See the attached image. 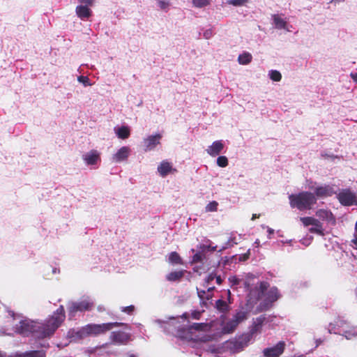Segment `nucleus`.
Returning a JSON list of instances; mask_svg holds the SVG:
<instances>
[{"mask_svg":"<svg viewBox=\"0 0 357 357\" xmlns=\"http://www.w3.org/2000/svg\"><path fill=\"white\" fill-rule=\"evenodd\" d=\"M217 165L220 167H225L228 165V159L226 156L221 155L217 158Z\"/></svg>","mask_w":357,"mask_h":357,"instance_id":"7c9ffc66","label":"nucleus"},{"mask_svg":"<svg viewBox=\"0 0 357 357\" xmlns=\"http://www.w3.org/2000/svg\"><path fill=\"white\" fill-rule=\"evenodd\" d=\"M215 279L216 280L217 284H222V278H221V277L220 275H218V276L215 275Z\"/></svg>","mask_w":357,"mask_h":357,"instance_id":"09e8293b","label":"nucleus"},{"mask_svg":"<svg viewBox=\"0 0 357 357\" xmlns=\"http://www.w3.org/2000/svg\"><path fill=\"white\" fill-rule=\"evenodd\" d=\"M355 230L357 232V220H356V225H355Z\"/></svg>","mask_w":357,"mask_h":357,"instance_id":"bf43d9fd","label":"nucleus"},{"mask_svg":"<svg viewBox=\"0 0 357 357\" xmlns=\"http://www.w3.org/2000/svg\"><path fill=\"white\" fill-rule=\"evenodd\" d=\"M78 81L84 84V86H90L91 84L89 82V79L86 76H79L78 77Z\"/></svg>","mask_w":357,"mask_h":357,"instance_id":"79ce46f5","label":"nucleus"},{"mask_svg":"<svg viewBox=\"0 0 357 357\" xmlns=\"http://www.w3.org/2000/svg\"><path fill=\"white\" fill-rule=\"evenodd\" d=\"M109 338L112 344L123 345L130 341V335L124 331H117L112 332Z\"/></svg>","mask_w":357,"mask_h":357,"instance_id":"9d476101","label":"nucleus"},{"mask_svg":"<svg viewBox=\"0 0 357 357\" xmlns=\"http://www.w3.org/2000/svg\"><path fill=\"white\" fill-rule=\"evenodd\" d=\"M229 281L231 287L239 284V283L241 282V280L236 276L229 277Z\"/></svg>","mask_w":357,"mask_h":357,"instance_id":"a19ab883","label":"nucleus"},{"mask_svg":"<svg viewBox=\"0 0 357 357\" xmlns=\"http://www.w3.org/2000/svg\"><path fill=\"white\" fill-rule=\"evenodd\" d=\"M195 7L202 8L210 4L211 0H192Z\"/></svg>","mask_w":357,"mask_h":357,"instance_id":"c85d7f7f","label":"nucleus"},{"mask_svg":"<svg viewBox=\"0 0 357 357\" xmlns=\"http://www.w3.org/2000/svg\"><path fill=\"white\" fill-rule=\"evenodd\" d=\"M116 135L119 138L125 139L129 137L130 135V131L128 127L127 126H121L119 128L116 132Z\"/></svg>","mask_w":357,"mask_h":357,"instance_id":"393cba45","label":"nucleus"},{"mask_svg":"<svg viewBox=\"0 0 357 357\" xmlns=\"http://www.w3.org/2000/svg\"><path fill=\"white\" fill-rule=\"evenodd\" d=\"M270 78L275 82H279L282 79L281 73L278 70H271L270 72Z\"/></svg>","mask_w":357,"mask_h":357,"instance_id":"2f4dec72","label":"nucleus"},{"mask_svg":"<svg viewBox=\"0 0 357 357\" xmlns=\"http://www.w3.org/2000/svg\"><path fill=\"white\" fill-rule=\"evenodd\" d=\"M0 357H4V354L0 351Z\"/></svg>","mask_w":357,"mask_h":357,"instance_id":"13d9d810","label":"nucleus"},{"mask_svg":"<svg viewBox=\"0 0 357 357\" xmlns=\"http://www.w3.org/2000/svg\"><path fill=\"white\" fill-rule=\"evenodd\" d=\"M246 2H248V0H231L229 1L230 4L235 6H241L244 5Z\"/></svg>","mask_w":357,"mask_h":357,"instance_id":"ea45409f","label":"nucleus"},{"mask_svg":"<svg viewBox=\"0 0 357 357\" xmlns=\"http://www.w3.org/2000/svg\"><path fill=\"white\" fill-rule=\"evenodd\" d=\"M356 296H357V287H356Z\"/></svg>","mask_w":357,"mask_h":357,"instance_id":"0e129e2a","label":"nucleus"},{"mask_svg":"<svg viewBox=\"0 0 357 357\" xmlns=\"http://www.w3.org/2000/svg\"><path fill=\"white\" fill-rule=\"evenodd\" d=\"M314 193L318 197H326L332 196L335 192L332 186L326 185L316 188Z\"/></svg>","mask_w":357,"mask_h":357,"instance_id":"f8f14e48","label":"nucleus"},{"mask_svg":"<svg viewBox=\"0 0 357 357\" xmlns=\"http://www.w3.org/2000/svg\"><path fill=\"white\" fill-rule=\"evenodd\" d=\"M309 231L310 233L317 234H319L320 236H324V229H323L322 227H311V228L309 229Z\"/></svg>","mask_w":357,"mask_h":357,"instance_id":"f704fd0d","label":"nucleus"},{"mask_svg":"<svg viewBox=\"0 0 357 357\" xmlns=\"http://www.w3.org/2000/svg\"><path fill=\"white\" fill-rule=\"evenodd\" d=\"M75 12L78 17L82 20L88 19L91 16L92 11L87 6L83 5L77 6L75 9Z\"/></svg>","mask_w":357,"mask_h":357,"instance_id":"a211bd4d","label":"nucleus"},{"mask_svg":"<svg viewBox=\"0 0 357 357\" xmlns=\"http://www.w3.org/2000/svg\"><path fill=\"white\" fill-rule=\"evenodd\" d=\"M352 243L355 245V248L357 249V236L352 240Z\"/></svg>","mask_w":357,"mask_h":357,"instance_id":"603ef678","label":"nucleus"},{"mask_svg":"<svg viewBox=\"0 0 357 357\" xmlns=\"http://www.w3.org/2000/svg\"><path fill=\"white\" fill-rule=\"evenodd\" d=\"M206 326V324L204 323H194L190 328L197 331H203Z\"/></svg>","mask_w":357,"mask_h":357,"instance_id":"473e14b6","label":"nucleus"},{"mask_svg":"<svg viewBox=\"0 0 357 357\" xmlns=\"http://www.w3.org/2000/svg\"><path fill=\"white\" fill-rule=\"evenodd\" d=\"M172 171L175 172L176 169H173L172 164L167 160L162 161L158 167V172L162 177H165Z\"/></svg>","mask_w":357,"mask_h":357,"instance_id":"dca6fc26","label":"nucleus"},{"mask_svg":"<svg viewBox=\"0 0 357 357\" xmlns=\"http://www.w3.org/2000/svg\"><path fill=\"white\" fill-rule=\"evenodd\" d=\"M344 333L347 339H351L357 335V328H354L351 330L345 331Z\"/></svg>","mask_w":357,"mask_h":357,"instance_id":"72a5a7b5","label":"nucleus"},{"mask_svg":"<svg viewBox=\"0 0 357 357\" xmlns=\"http://www.w3.org/2000/svg\"><path fill=\"white\" fill-rule=\"evenodd\" d=\"M290 206L302 211L310 210L317 203L314 194L303 191L298 194H291L289 196Z\"/></svg>","mask_w":357,"mask_h":357,"instance_id":"f03ea898","label":"nucleus"},{"mask_svg":"<svg viewBox=\"0 0 357 357\" xmlns=\"http://www.w3.org/2000/svg\"><path fill=\"white\" fill-rule=\"evenodd\" d=\"M351 77L353 79V80L357 83V73H351Z\"/></svg>","mask_w":357,"mask_h":357,"instance_id":"8fccbe9b","label":"nucleus"},{"mask_svg":"<svg viewBox=\"0 0 357 357\" xmlns=\"http://www.w3.org/2000/svg\"><path fill=\"white\" fill-rule=\"evenodd\" d=\"M158 6L162 10H167L169 6V2L163 1V0H159L158 1Z\"/></svg>","mask_w":357,"mask_h":357,"instance_id":"e433bc0d","label":"nucleus"},{"mask_svg":"<svg viewBox=\"0 0 357 357\" xmlns=\"http://www.w3.org/2000/svg\"><path fill=\"white\" fill-rule=\"evenodd\" d=\"M274 24L277 29H284L287 25V22L283 20L279 15H273L272 16Z\"/></svg>","mask_w":357,"mask_h":357,"instance_id":"b1692460","label":"nucleus"},{"mask_svg":"<svg viewBox=\"0 0 357 357\" xmlns=\"http://www.w3.org/2000/svg\"><path fill=\"white\" fill-rule=\"evenodd\" d=\"M218 203L216 201H212L209 202L205 207L206 212H215L217 211Z\"/></svg>","mask_w":357,"mask_h":357,"instance_id":"cd10ccee","label":"nucleus"},{"mask_svg":"<svg viewBox=\"0 0 357 357\" xmlns=\"http://www.w3.org/2000/svg\"><path fill=\"white\" fill-rule=\"evenodd\" d=\"M265 320V317L261 316L257 319V321L253 323L250 332L248 334L251 335V339L252 338V335L257 332L261 330V326Z\"/></svg>","mask_w":357,"mask_h":357,"instance_id":"412c9836","label":"nucleus"},{"mask_svg":"<svg viewBox=\"0 0 357 357\" xmlns=\"http://www.w3.org/2000/svg\"><path fill=\"white\" fill-rule=\"evenodd\" d=\"M203 255L202 252H197L192 257V262L199 263L202 261Z\"/></svg>","mask_w":357,"mask_h":357,"instance_id":"4c0bfd02","label":"nucleus"},{"mask_svg":"<svg viewBox=\"0 0 357 357\" xmlns=\"http://www.w3.org/2000/svg\"><path fill=\"white\" fill-rule=\"evenodd\" d=\"M313 220H314V218H312V217L301 218V221L305 227L312 225Z\"/></svg>","mask_w":357,"mask_h":357,"instance_id":"c9c22d12","label":"nucleus"},{"mask_svg":"<svg viewBox=\"0 0 357 357\" xmlns=\"http://www.w3.org/2000/svg\"><path fill=\"white\" fill-rule=\"evenodd\" d=\"M248 312L245 311H238L234 316L231 319L225 323L222 330V333L225 334H230L234 332L240 323L247 319Z\"/></svg>","mask_w":357,"mask_h":357,"instance_id":"20e7f679","label":"nucleus"},{"mask_svg":"<svg viewBox=\"0 0 357 357\" xmlns=\"http://www.w3.org/2000/svg\"><path fill=\"white\" fill-rule=\"evenodd\" d=\"M66 318L65 310L60 305L44 322H36L35 337L44 339L52 337Z\"/></svg>","mask_w":357,"mask_h":357,"instance_id":"f257e3e1","label":"nucleus"},{"mask_svg":"<svg viewBox=\"0 0 357 357\" xmlns=\"http://www.w3.org/2000/svg\"><path fill=\"white\" fill-rule=\"evenodd\" d=\"M202 312L200 311L195 310L192 312L191 317L195 319H199Z\"/></svg>","mask_w":357,"mask_h":357,"instance_id":"49530a36","label":"nucleus"},{"mask_svg":"<svg viewBox=\"0 0 357 357\" xmlns=\"http://www.w3.org/2000/svg\"><path fill=\"white\" fill-rule=\"evenodd\" d=\"M250 257V251H248L246 254H245L243 257V260H246L249 258Z\"/></svg>","mask_w":357,"mask_h":357,"instance_id":"864d4df0","label":"nucleus"},{"mask_svg":"<svg viewBox=\"0 0 357 357\" xmlns=\"http://www.w3.org/2000/svg\"><path fill=\"white\" fill-rule=\"evenodd\" d=\"M134 310H135V306L132 305L127 306V307H121V311L125 312V313H127L128 314H132Z\"/></svg>","mask_w":357,"mask_h":357,"instance_id":"58836bf2","label":"nucleus"},{"mask_svg":"<svg viewBox=\"0 0 357 357\" xmlns=\"http://www.w3.org/2000/svg\"><path fill=\"white\" fill-rule=\"evenodd\" d=\"M259 216H260V215H259V214L254 213V214H252V216L251 220H255L256 218H259Z\"/></svg>","mask_w":357,"mask_h":357,"instance_id":"3c124183","label":"nucleus"},{"mask_svg":"<svg viewBox=\"0 0 357 357\" xmlns=\"http://www.w3.org/2000/svg\"><path fill=\"white\" fill-rule=\"evenodd\" d=\"M98 310H99V311H101V310H102V307H98Z\"/></svg>","mask_w":357,"mask_h":357,"instance_id":"e2e57ef3","label":"nucleus"},{"mask_svg":"<svg viewBox=\"0 0 357 357\" xmlns=\"http://www.w3.org/2000/svg\"><path fill=\"white\" fill-rule=\"evenodd\" d=\"M128 357H137V356L133 354H128Z\"/></svg>","mask_w":357,"mask_h":357,"instance_id":"6e6d98bb","label":"nucleus"},{"mask_svg":"<svg viewBox=\"0 0 357 357\" xmlns=\"http://www.w3.org/2000/svg\"><path fill=\"white\" fill-rule=\"evenodd\" d=\"M316 216L322 220H326L328 222L333 224L335 223V218L333 216L332 212L326 209H319L316 211Z\"/></svg>","mask_w":357,"mask_h":357,"instance_id":"4468645a","label":"nucleus"},{"mask_svg":"<svg viewBox=\"0 0 357 357\" xmlns=\"http://www.w3.org/2000/svg\"><path fill=\"white\" fill-rule=\"evenodd\" d=\"M130 148L128 146L121 147L112 157V160L115 162H120L126 160L130 153Z\"/></svg>","mask_w":357,"mask_h":357,"instance_id":"2eb2a0df","label":"nucleus"},{"mask_svg":"<svg viewBox=\"0 0 357 357\" xmlns=\"http://www.w3.org/2000/svg\"><path fill=\"white\" fill-rule=\"evenodd\" d=\"M187 316H188L187 313H185V314H183V317H187Z\"/></svg>","mask_w":357,"mask_h":357,"instance_id":"680f3d73","label":"nucleus"},{"mask_svg":"<svg viewBox=\"0 0 357 357\" xmlns=\"http://www.w3.org/2000/svg\"><path fill=\"white\" fill-rule=\"evenodd\" d=\"M169 263L173 265H183V260L176 252H172L169 253L168 258Z\"/></svg>","mask_w":357,"mask_h":357,"instance_id":"4be33fe9","label":"nucleus"},{"mask_svg":"<svg viewBox=\"0 0 357 357\" xmlns=\"http://www.w3.org/2000/svg\"><path fill=\"white\" fill-rule=\"evenodd\" d=\"M215 307L220 312H227L229 311V306L226 301L219 299L215 302Z\"/></svg>","mask_w":357,"mask_h":357,"instance_id":"a878e982","label":"nucleus"},{"mask_svg":"<svg viewBox=\"0 0 357 357\" xmlns=\"http://www.w3.org/2000/svg\"><path fill=\"white\" fill-rule=\"evenodd\" d=\"M224 144L222 140H217L206 149V152L212 157L218 155L224 149Z\"/></svg>","mask_w":357,"mask_h":357,"instance_id":"9b49d317","label":"nucleus"},{"mask_svg":"<svg viewBox=\"0 0 357 357\" xmlns=\"http://www.w3.org/2000/svg\"><path fill=\"white\" fill-rule=\"evenodd\" d=\"M280 297L279 290L275 287H271L266 294V300L270 303L276 301Z\"/></svg>","mask_w":357,"mask_h":357,"instance_id":"aec40b11","label":"nucleus"},{"mask_svg":"<svg viewBox=\"0 0 357 357\" xmlns=\"http://www.w3.org/2000/svg\"><path fill=\"white\" fill-rule=\"evenodd\" d=\"M84 160L87 165H93L100 160V155L96 150H92L83 156Z\"/></svg>","mask_w":357,"mask_h":357,"instance_id":"f3484780","label":"nucleus"},{"mask_svg":"<svg viewBox=\"0 0 357 357\" xmlns=\"http://www.w3.org/2000/svg\"><path fill=\"white\" fill-rule=\"evenodd\" d=\"M214 289H215V287H209V288H208L207 291H208V292H211V291H213V290H214Z\"/></svg>","mask_w":357,"mask_h":357,"instance_id":"5fc2aeb1","label":"nucleus"},{"mask_svg":"<svg viewBox=\"0 0 357 357\" xmlns=\"http://www.w3.org/2000/svg\"><path fill=\"white\" fill-rule=\"evenodd\" d=\"M80 3L84 4V6H91L93 3L94 0H77Z\"/></svg>","mask_w":357,"mask_h":357,"instance_id":"c03bdc74","label":"nucleus"},{"mask_svg":"<svg viewBox=\"0 0 357 357\" xmlns=\"http://www.w3.org/2000/svg\"><path fill=\"white\" fill-rule=\"evenodd\" d=\"M244 286H245V287H249V284L247 282H244Z\"/></svg>","mask_w":357,"mask_h":357,"instance_id":"4d7b16f0","label":"nucleus"},{"mask_svg":"<svg viewBox=\"0 0 357 357\" xmlns=\"http://www.w3.org/2000/svg\"><path fill=\"white\" fill-rule=\"evenodd\" d=\"M215 278V275L214 273H210L208 277L205 280L204 286H207L211 282H212Z\"/></svg>","mask_w":357,"mask_h":357,"instance_id":"a18cd8bd","label":"nucleus"},{"mask_svg":"<svg viewBox=\"0 0 357 357\" xmlns=\"http://www.w3.org/2000/svg\"><path fill=\"white\" fill-rule=\"evenodd\" d=\"M162 138L160 134H156L155 135L149 136L144 139L146 145V151H151L158 144H160V140Z\"/></svg>","mask_w":357,"mask_h":357,"instance_id":"ddd939ff","label":"nucleus"},{"mask_svg":"<svg viewBox=\"0 0 357 357\" xmlns=\"http://www.w3.org/2000/svg\"><path fill=\"white\" fill-rule=\"evenodd\" d=\"M251 341L250 334H243L234 340L227 342L228 349L233 353H238L243 350Z\"/></svg>","mask_w":357,"mask_h":357,"instance_id":"39448f33","label":"nucleus"},{"mask_svg":"<svg viewBox=\"0 0 357 357\" xmlns=\"http://www.w3.org/2000/svg\"><path fill=\"white\" fill-rule=\"evenodd\" d=\"M185 270L172 271L166 275V280L169 282H179L183 278Z\"/></svg>","mask_w":357,"mask_h":357,"instance_id":"6ab92c4d","label":"nucleus"},{"mask_svg":"<svg viewBox=\"0 0 357 357\" xmlns=\"http://www.w3.org/2000/svg\"><path fill=\"white\" fill-rule=\"evenodd\" d=\"M312 225H313L314 227H322V224L321 223V222L319 220H317V219H316L314 218V220L312 221Z\"/></svg>","mask_w":357,"mask_h":357,"instance_id":"de8ad7c7","label":"nucleus"},{"mask_svg":"<svg viewBox=\"0 0 357 357\" xmlns=\"http://www.w3.org/2000/svg\"><path fill=\"white\" fill-rule=\"evenodd\" d=\"M94 303L90 299H84L77 302H72L68 307L69 315L74 317L77 312L91 311Z\"/></svg>","mask_w":357,"mask_h":357,"instance_id":"423d86ee","label":"nucleus"},{"mask_svg":"<svg viewBox=\"0 0 357 357\" xmlns=\"http://www.w3.org/2000/svg\"><path fill=\"white\" fill-rule=\"evenodd\" d=\"M339 202L343 206H352L357 204V197L355 193L349 189H344L337 194Z\"/></svg>","mask_w":357,"mask_h":357,"instance_id":"6e6552de","label":"nucleus"},{"mask_svg":"<svg viewBox=\"0 0 357 357\" xmlns=\"http://www.w3.org/2000/svg\"><path fill=\"white\" fill-rule=\"evenodd\" d=\"M227 294H228V296H230L231 295V291L229 290L227 291Z\"/></svg>","mask_w":357,"mask_h":357,"instance_id":"052dcab7","label":"nucleus"},{"mask_svg":"<svg viewBox=\"0 0 357 357\" xmlns=\"http://www.w3.org/2000/svg\"><path fill=\"white\" fill-rule=\"evenodd\" d=\"M285 347V342L280 341L272 347L265 348L262 353L264 357H279L284 353Z\"/></svg>","mask_w":357,"mask_h":357,"instance_id":"1a4fd4ad","label":"nucleus"},{"mask_svg":"<svg viewBox=\"0 0 357 357\" xmlns=\"http://www.w3.org/2000/svg\"><path fill=\"white\" fill-rule=\"evenodd\" d=\"M125 325L121 322H109L101 324H89L82 327L80 333L85 336H98L105 334L115 327H119Z\"/></svg>","mask_w":357,"mask_h":357,"instance_id":"7ed1b4c3","label":"nucleus"},{"mask_svg":"<svg viewBox=\"0 0 357 357\" xmlns=\"http://www.w3.org/2000/svg\"><path fill=\"white\" fill-rule=\"evenodd\" d=\"M252 56L249 52H244L240 54L238 57V61L240 64L247 65L252 61Z\"/></svg>","mask_w":357,"mask_h":357,"instance_id":"bb28decb","label":"nucleus"},{"mask_svg":"<svg viewBox=\"0 0 357 357\" xmlns=\"http://www.w3.org/2000/svg\"><path fill=\"white\" fill-rule=\"evenodd\" d=\"M269 284L266 282H261L259 284V289L261 293H264L265 291L267 290Z\"/></svg>","mask_w":357,"mask_h":357,"instance_id":"37998d69","label":"nucleus"},{"mask_svg":"<svg viewBox=\"0 0 357 357\" xmlns=\"http://www.w3.org/2000/svg\"><path fill=\"white\" fill-rule=\"evenodd\" d=\"M36 322L31 320H22L16 326V331L23 335L29 336L32 334L35 337Z\"/></svg>","mask_w":357,"mask_h":357,"instance_id":"0eeeda50","label":"nucleus"},{"mask_svg":"<svg viewBox=\"0 0 357 357\" xmlns=\"http://www.w3.org/2000/svg\"><path fill=\"white\" fill-rule=\"evenodd\" d=\"M197 296L198 297L202 300H210L212 298L211 294H207L206 295V292L205 290H200L198 288H197Z\"/></svg>","mask_w":357,"mask_h":357,"instance_id":"c756f323","label":"nucleus"},{"mask_svg":"<svg viewBox=\"0 0 357 357\" xmlns=\"http://www.w3.org/2000/svg\"><path fill=\"white\" fill-rule=\"evenodd\" d=\"M20 357H46V354L43 350H35L22 353Z\"/></svg>","mask_w":357,"mask_h":357,"instance_id":"5701e85b","label":"nucleus"}]
</instances>
